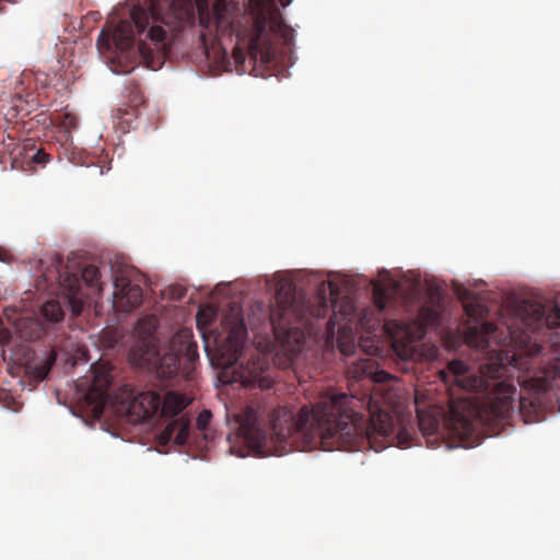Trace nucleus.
Here are the masks:
<instances>
[{
    "instance_id": "nucleus-8",
    "label": "nucleus",
    "mask_w": 560,
    "mask_h": 560,
    "mask_svg": "<svg viewBox=\"0 0 560 560\" xmlns=\"http://www.w3.org/2000/svg\"><path fill=\"white\" fill-rule=\"evenodd\" d=\"M247 337V328L242 312L231 307L222 319V331L215 337V345L220 354L232 364L238 360Z\"/></svg>"
},
{
    "instance_id": "nucleus-16",
    "label": "nucleus",
    "mask_w": 560,
    "mask_h": 560,
    "mask_svg": "<svg viewBox=\"0 0 560 560\" xmlns=\"http://www.w3.org/2000/svg\"><path fill=\"white\" fill-rule=\"evenodd\" d=\"M188 404L189 401L184 395L175 392H168L162 398L160 416L165 418H174L179 415L188 406Z\"/></svg>"
},
{
    "instance_id": "nucleus-9",
    "label": "nucleus",
    "mask_w": 560,
    "mask_h": 560,
    "mask_svg": "<svg viewBox=\"0 0 560 560\" xmlns=\"http://www.w3.org/2000/svg\"><path fill=\"white\" fill-rule=\"evenodd\" d=\"M129 359L132 364L155 372L163 377L175 375L179 366V357L175 350L172 349V352L161 354L158 345L150 341L131 347Z\"/></svg>"
},
{
    "instance_id": "nucleus-28",
    "label": "nucleus",
    "mask_w": 560,
    "mask_h": 560,
    "mask_svg": "<svg viewBox=\"0 0 560 560\" xmlns=\"http://www.w3.org/2000/svg\"><path fill=\"white\" fill-rule=\"evenodd\" d=\"M211 412L207 409L202 410L197 417V428L199 430H206L211 420Z\"/></svg>"
},
{
    "instance_id": "nucleus-35",
    "label": "nucleus",
    "mask_w": 560,
    "mask_h": 560,
    "mask_svg": "<svg viewBox=\"0 0 560 560\" xmlns=\"http://www.w3.org/2000/svg\"><path fill=\"white\" fill-rule=\"evenodd\" d=\"M526 406V399L523 397H520V409L523 410Z\"/></svg>"
},
{
    "instance_id": "nucleus-1",
    "label": "nucleus",
    "mask_w": 560,
    "mask_h": 560,
    "mask_svg": "<svg viewBox=\"0 0 560 560\" xmlns=\"http://www.w3.org/2000/svg\"><path fill=\"white\" fill-rule=\"evenodd\" d=\"M387 376L377 372L371 358L347 362L350 395L335 389L322 393L298 413L287 407L270 409L252 400L235 415L240 435L262 455L281 456L300 443L302 448L325 451L381 452L394 444L407 448L412 433L406 427L396 431L392 415L381 406L377 394L371 392L375 382Z\"/></svg>"
},
{
    "instance_id": "nucleus-10",
    "label": "nucleus",
    "mask_w": 560,
    "mask_h": 560,
    "mask_svg": "<svg viewBox=\"0 0 560 560\" xmlns=\"http://www.w3.org/2000/svg\"><path fill=\"white\" fill-rule=\"evenodd\" d=\"M113 382L110 369L105 363L91 365V374L83 377L80 386L86 388L85 400L96 415H101L108 401V390Z\"/></svg>"
},
{
    "instance_id": "nucleus-37",
    "label": "nucleus",
    "mask_w": 560,
    "mask_h": 560,
    "mask_svg": "<svg viewBox=\"0 0 560 560\" xmlns=\"http://www.w3.org/2000/svg\"><path fill=\"white\" fill-rule=\"evenodd\" d=\"M282 7H288L292 0H279Z\"/></svg>"
},
{
    "instance_id": "nucleus-19",
    "label": "nucleus",
    "mask_w": 560,
    "mask_h": 560,
    "mask_svg": "<svg viewBox=\"0 0 560 560\" xmlns=\"http://www.w3.org/2000/svg\"><path fill=\"white\" fill-rule=\"evenodd\" d=\"M189 331H179L172 340L173 350L179 355H185L189 361H194L198 357L197 343L191 340Z\"/></svg>"
},
{
    "instance_id": "nucleus-5",
    "label": "nucleus",
    "mask_w": 560,
    "mask_h": 560,
    "mask_svg": "<svg viewBox=\"0 0 560 560\" xmlns=\"http://www.w3.org/2000/svg\"><path fill=\"white\" fill-rule=\"evenodd\" d=\"M328 311L325 288L312 299L298 300L295 290L290 284L285 293L283 288L277 291L276 306L270 308L268 319L276 340L293 358L302 351L305 342V334L299 325L307 326L308 317L323 318Z\"/></svg>"
},
{
    "instance_id": "nucleus-7",
    "label": "nucleus",
    "mask_w": 560,
    "mask_h": 560,
    "mask_svg": "<svg viewBox=\"0 0 560 560\" xmlns=\"http://www.w3.org/2000/svg\"><path fill=\"white\" fill-rule=\"evenodd\" d=\"M0 153L8 155L13 170L23 172L36 171L38 166L44 167L50 160V154L37 148L34 139H16L11 132L2 139Z\"/></svg>"
},
{
    "instance_id": "nucleus-2",
    "label": "nucleus",
    "mask_w": 560,
    "mask_h": 560,
    "mask_svg": "<svg viewBox=\"0 0 560 560\" xmlns=\"http://www.w3.org/2000/svg\"><path fill=\"white\" fill-rule=\"evenodd\" d=\"M464 310L467 315L465 341L480 352L486 361L475 368L453 360L445 370L440 371L441 380L451 392L447 413L434 405L421 407L419 392H416L418 427L424 435L438 433L441 425L447 427L460 441L472 434L471 402L462 397L456 402L454 387L466 393L485 394L490 413L498 419L509 418L514 409L516 394L515 385L509 380L510 365L515 369L525 366L522 358L516 355L509 361L508 352L501 348L508 341H514L520 343L526 355L535 358L542 352L536 335L545 328H560V307L557 304L550 305L547 311L541 303L524 301L517 310L520 327H508L506 331H499L495 325L486 320L489 311L478 301L464 302Z\"/></svg>"
},
{
    "instance_id": "nucleus-36",
    "label": "nucleus",
    "mask_w": 560,
    "mask_h": 560,
    "mask_svg": "<svg viewBox=\"0 0 560 560\" xmlns=\"http://www.w3.org/2000/svg\"><path fill=\"white\" fill-rule=\"evenodd\" d=\"M5 256H7L5 249L0 246V260H4Z\"/></svg>"
},
{
    "instance_id": "nucleus-4",
    "label": "nucleus",
    "mask_w": 560,
    "mask_h": 560,
    "mask_svg": "<svg viewBox=\"0 0 560 560\" xmlns=\"http://www.w3.org/2000/svg\"><path fill=\"white\" fill-rule=\"evenodd\" d=\"M168 12L160 15L156 7L153 5L149 11L143 9H133L130 13V20H122L115 27L113 33V43L115 46L110 60V69L117 74L130 73L140 63L147 68L155 69L153 50L144 40H139L135 45L136 32L141 35L147 32L149 38L159 50H165L166 39L172 40L183 32V30L195 22V10L191 0H167Z\"/></svg>"
},
{
    "instance_id": "nucleus-38",
    "label": "nucleus",
    "mask_w": 560,
    "mask_h": 560,
    "mask_svg": "<svg viewBox=\"0 0 560 560\" xmlns=\"http://www.w3.org/2000/svg\"><path fill=\"white\" fill-rule=\"evenodd\" d=\"M469 295H470V293H469L468 291H465V292H464V294H463V298H464L465 300H468V299H469Z\"/></svg>"
},
{
    "instance_id": "nucleus-17",
    "label": "nucleus",
    "mask_w": 560,
    "mask_h": 560,
    "mask_svg": "<svg viewBox=\"0 0 560 560\" xmlns=\"http://www.w3.org/2000/svg\"><path fill=\"white\" fill-rule=\"evenodd\" d=\"M441 313H442V305L440 302V296L432 294L430 296L429 303L424 304L419 310L418 317L421 320L422 325L433 327V326L440 325Z\"/></svg>"
},
{
    "instance_id": "nucleus-31",
    "label": "nucleus",
    "mask_w": 560,
    "mask_h": 560,
    "mask_svg": "<svg viewBox=\"0 0 560 560\" xmlns=\"http://www.w3.org/2000/svg\"><path fill=\"white\" fill-rule=\"evenodd\" d=\"M360 324L363 328H372L375 326V324H372L371 320L368 318V311H364L363 314L360 317Z\"/></svg>"
},
{
    "instance_id": "nucleus-3",
    "label": "nucleus",
    "mask_w": 560,
    "mask_h": 560,
    "mask_svg": "<svg viewBox=\"0 0 560 560\" xmlns=\"http://www.w3.org/2000/svg\"><path fill=\"white\" fill-rule=\"evenodd\" d=\"M200 38L218 39L236 37V48L247 50L254 62V75L267 77L275 73L279 61V45L289 47L294 40V30L285 24L276 0H249L248 8L231 0H215L210 8L209 0H196Z\"/></svg>"
},
{
    "instance_id": "nucleus-14",
    "label": "nucleus",
    "mask_w": 560,
    "mask_h": 560,
    "mask_svg": "<svg viewBox=\"0 0 560 560\" xmlns=\"http://www.w3.org/2000/svg\"><path fill=\"white\" fill-rule=\"evenodd\" d=\"M130 408L137 410L143 418H153L160 415L162 397L155 392H141L132 395Z\"/></svg>"
},
{
    "instance_id": "nucleus-6",
    "label": "nucleus",
    "mask_w": 560,
    "mask_h": 560,
    "mask_svg": "<svg viewBox=\"0 0 560 560\" xmlns=\"http://www.w3.org/2000/svg\"><path fill=\"white\" fill-rule=\"evenodd\" d=\"M37 290L50 293H62L73 315H80L89 303L90 289L100 294L103 290L100 269L88 265L81 270V278L77 272L63 266L62 257L58 254L47 255L38 262Z\"/></svg>"
},
{
    "instance_id": "nucleus-32",
    "label": "nucleus",
    "mask_w": 560,
    "mask_h": 560,
    "mask_svg": "<svg viewBox=\"0 0 560 560\" xmlns=\"http://www.w3.org/2000/svg\"><path fill=\"white\" fill-rule=\"evenodd\" d=\"M550 341L553 347H558L560 350V332L556 331L553 335H550Z\"/></svg>"
},
{
    "instance_id": "nucleus-23",
    "label": "nucleus",
    "mask_w": 560,
    "mask_h": 560,
    "mask_svg": "<svg viewBox=\"0 0 560 560\" xmlns=\"http://www.w3.org/2000/svg\"><path fill=\"white\" fill-rule=\"evenodd\" d=\"M19 104H14V108L18 110V115H28L32 109L37 106L36 100L32 93L26 94L25 100L22 96L18 97Z\"/></svg>"
},
{
    "instance_id": "nucleus-22",
    "label": "nucleus",
    "mask_w": 560,
    "mask_h": 560,
    "mask_svg": "<svg viewBox=\"0 0 560 560\" xmlns=\"http://www.w3.org/2000/svg\"><path fill=\"white\" fill-rule=\"evenodd\" d=\"M42 315L50 323H58L63 318V310L58 301H47L42 306Z\"/></svg>"
},
{
    "instance_id": "nucleus-11",
    "label": "nucleus",
    "mask_w": 560,
    "mask_h": 560,
    "mask_svg": "<svg viewBox=\"0 0 560 560\" xmlns=\"http://www.w3.org/2000/svg\"><path fill=\"white\" fill-rule=\"evenodd\" d=\"M114 282V307L119 312H130L142 303L143 292L139 284L132 283L128 267L115 270L110 266Z\"/></svg>"
},
{
    "instance_id": "nucleus-27",
    "label": "nucleus",
    "mask_w": 560,
    "mask_h": 560,
    "mask_svg": "<svg viewBox=\"0 0 560 560\" xmlns=\"http://www.w3.org/2000/svg\"><path fill=\"white\" fill-rule=\"evenodd\" d=\"M374 302H375V307L377 308V312L382 313L385 310L386 304H387L386 293L377 288L375 290V294H374Z\"/></svg>"
},
{
    "instance_id": "nucleus-29",
    "label": "nucleus",
    "mask_w": 560,
    "mask_h": 560,
    "mask_svg": "<svg viewBox=\"0 0 560 560\" xmlns=\"http://www.w3.org/2000/svg\"><path fill=\"white\" fill-rule=\"evenodd\" d=\"M354 306L351 302H345L341 306H340V313L342 315V318L348 320V322H351L352 318H353V315H354Z\"/></svg>"
},
{
    "instance_id": "nucleus-12",
    "label": "nucleus",
    "mask_w": 560,
    "mask_h": 560,
    "mask_svg": "<svg viewBox=\"0 0 560 560\" xmlns=\"http://www.w3.org/2000/svg\"><path fill=\"white\" fill-rule=\"evenodd\" d=\"M232 381L246 388L260 389H269L275 383L269 363L259 355L250 359L246 364L235 366Z\"/></svg>"
},
{
    "instance_id": "nucleus-24",
    "label": "nucleus",
    "mask_w": 560,
    "mask_h": 560,
    "mask_svg": "<svg viewBox=\"0 0 560 560\" xmlns=\"http://www.w3.org/2000/svg\"><path fill=\"white\" fill-rule=\"evenodd\" d=\"M127 89L129 90L128 97L130 102L133 104V106H138L139 104L144 102V97L140 90L139 83H137L136 81H130L128 83Z\"/></svg>"
},
{
    "instance_id": "nucleus-18",
    "label": "nucleus",
    "mask_w": 560,
    "mask_h": 560,
    "mask_svg": "<svg viewBox=\"0 0 560 560\" xmlns=\"http://www.w3.org/2000/svg\"><path fill=\"white\" fill-rule=\"evenodd\" d=\"M156 326H158V319L155 318V316L149 315V316H144V317L140 318L137 322L136 327H135V331L137 334V339L132 347H137L138 345H140L144 341H150L153 345H158L156 338L154 336Z\"/></svg>"
},
{
    "instance_id": "nucleus-13",
    "label": "nucleus",
    "mask_w": 560,
    "mask_h": 560,
    "mask_svg": "<svg viewBox=\"0 0 560 560\" xmlns=\"http://www.w3.org/2000/svg\"><path fill=\"white\" fill-rule=\"evenodd\" d=\"M384 330L399 355H406L411 350V345L416 339L412 327L400 320H389L385 323Z\"/></svg>"
},
{
    "instance_id": "nucleus-25",
    "label": "nucleus",
    "mask_w": 560,
    "mask_h": 560,
    "mask_svg": "<svg viewBox=\"0 0 560 560\" xmlns=\"http://www.w3.org/2000/svg\"><path fill=\"white\" fill-rule=\"evenodd\" d=\"M54 362L55 358L52 357L48 361L42 363L39 366H35L33 371L34 377L43 381L48 375Z\"/></svg>"
},
{
    "instance_id": "nucleus-34",
    "label": "nucleus",
    "mask_w": 560,
    "mask_h": 560,
    "mask_svg": "<svg viewBox=\"0 0 560 560\" xmlns=\"http://www.w3.org/2000/svg\"><path fill=\"white\" fill-rule=\"evenodd\" d=\"M124 114L129 115V113H128L127 110H125V112L122 113V109H121V108H118V109H117V117H118L119 119L124 118V116H122Z\"/></svg>"
},
{
    "instance_id": "nucleus-30",
    "label": "nucleus",
    "mask_w": 560,
    "mask_h": 560,
    "mask_svg": "<svg viewBox=\"0 0 560 560\" xmlns=\"http://www.w3.org/2000/svg\"><path fill=\"white\" fill-rule=\"evenodd\" d=\"M336 307H337L336 303L332 302V312H334V314L330 316L329 320L327 322L328 334H334L335 332V328L338 325Z\"/></svg>"
},
{
    "instance_id": "nucleus-20",
    "label": "nucleus",
    "mask_w": 560,
    "mask_h": 560,
    "mask_svg": "<svg viewBox=\"0 0 560 560\" xmlns=\"http://www.w3.org/2000/svg\"><path fill=\"white\" fill-rule=\"evenodd\" d=\"M560 380V358H556L544 371L540 377H537L539 383L538 389L547 392L559 387L557 381Z\"/></svg>"
},
{
    "instance_id": "nucleus-21",
    "label": "nucleus",
    "mask_w": 560,
    "mask_h": 560,
    "mask_svg": "<svg viewBox=\"0 0 560 560\" xmlns=\"http://www.w3.org/2000/svg\"><path fill=\"white\" fill-rule=\"evenodd\" d=\"M354 335L351 328L346 326L338 328L337 343L339 351L345 357H350L355 351Z\"/></svg>"
},
{
    "instance_id": "nucleus-26",
    "label": "nucleus",
    "mask_w": 560,
    "mask_h": 560,
    "mask_svg": "<svg viewBox=\"0 0 560 560\" xmlns=\"http://www.w3.org/2000/svg\"><path fill=\"white\" fill-rule=\"evenodd\" d=\"M78 118L73 115V114H70V113H65L62 116H61V121H60V126L67 131V132H71V130H74L78 128Z\"/></svg>"
},
{
    "instance_id": "nucleus-33",
    "label": "nucleus",
    "mask_w": 560,
    "mask_h": 560,
    "mask_svg": "<svg viewBox=\"0 0 560 560\" xmlns=\"http://www.w3.org/2000/svg\"><path fill=\"white\" fill-rule=\"evenodd\" d=\"M328 288H329L330 295L334 296L337 291V287L335 284H332L331 282H328Z\"/></svg>"
},
{
    "instance_id": "nucleus-15",
    "label": "nucleus",
    "mask_w": 560,
    "mask_h": 560,
    "mask_svg": "<svg viewBox=\"0 0 560 560\" xmlns=\"http://www.w3.org/2000/svg\"><path fill=\"white\" fill-rule=\"evenodd\" d=\"M190 420L185 416L173 419L163 430L161 438L165 441L173 440L178 445L188 441Z\"/></svg>"
}]
</instances>
